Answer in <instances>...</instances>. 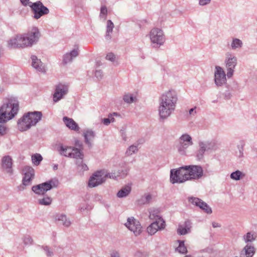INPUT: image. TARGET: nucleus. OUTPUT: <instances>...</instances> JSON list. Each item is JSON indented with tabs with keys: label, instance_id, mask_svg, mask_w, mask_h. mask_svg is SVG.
Instances as JSON below:
<instances>
[{
	"label": "nucleus",
	"instance_id": "nucleus-1",
	"mask_svg": "<svg viewBox=\"0 0 257 257\" xmlns=\"http://www.w3.org/2000/svg\"><path fill=\"white\" fill-rule=\"evenodd\" d=\"M178 95L174 90H169L163 93L159 98L158 111L160 119L165 120L175 110L178 101Z\"/></svg>",
	"mask_w": 257,
	"mask_h": 257
},
{
	"label": "nucleus",
	"instance_id": "nucleus-2",
	"mask_svg": "<svg viewBox=\"0 0 257 257\" xmlns=\"http://www.w3.org/2000/svg\"><path fill=\"white\" fill-rule=\"evenodd\" d=\"M19 110V102L14 97L6 98L0 107V122H6L17 114Z\"/></svg>",
	"mask_w": 257,
	"mask_h": 257
},
{
	"label": "nucleus",
	"instance_id": "nucleus-3",
	"mask_svg": "<svg viewBox=\"0 0 257 257\" xmlns=\"http://www.w3.org/2000/svg\"><path fill=\"white\" fill-rule=\"evenodd\" d=\"M42 117L41 111H35L25 113L18 121V126L21 132L25 131L35 125Z\"/></svg>",
	"mask_w": 257,
	"mask_h": 257
},
{
	"label": "nucleus",
	"instance_id": "nucleus-4",
	"mask_svg": "<svg viewBox=\"0 0 257 257\" xmlns=\"http://www.w3.org/2000/svg\"><path fill=\"white\" fill-rule=\"evenodd\" d=\"M189 166H185L170 171V182L172 184L182 183L190 180L189 176Z\"/></svg>",
	"mask_w": 257,
	"mask_h": 257
},
{
	"label": "nucleus",
	"instance_id": "nucleus-5",
	"mask_svg": "<svg viewBox=\"0 0 257 257\" xmlns=\"http://www.w3.org/2000/svg\"><path fill=\"white\" fill-rule=\"evenodd\" d=\"M40 36L38 29L33 27L32 30L27 34L20 36L21 47L31 46L33 43L37 42Z\"/></svg>",
	"mask_w": 257,
	"mask_h": 257
},
{
	"label": "nucleus",
	"instance_id": "nucleus-6",
	"mask_svg": "<svg viewBox=\"0 0 257 257\" xmlns=\"http://www.w3.org/2000/svg\"><path fill=\"white\" fill-rule=\"evenodd\" d=\"M57 150L60 155L66 157L78 159L82 158L84 156L82 152L79 149L75 147L59 144L57 147Z\"/></svg>",
	"mask_w": 257,
	"mask_h": 257
},
{
	"label": "nucleus",
	"instance_id": "nucleus-7",
	"mask_svg": "<svg viewBox=\"0 0 257 257\" xmlns=\"http://www.w3.org/2000/svg\"><path fill=\"white\" fill-rule=\"evenodd\" d=\"M151 42L154 48H159L163 45L165 41L163 31L159 28H154L149 34Z\"/></svg>",
	"mask_w": 257,
	"mask_h": 257
},
{
	"label": "nucleus",
	"instance_id": "nucleus-8",
	"mask_svg": "<svg viewBox=\"0 0 257 257\" xmlns=\"http://www.w3.org/2000/svg\"><path fill=\"white\" fill-rule=\"evenodd\" d=\"M199 149L196 152V157L197 160H200L204 157L206 151H215L217 149L216 143L213 141H199L198 142Z\"/></svg>",
	"mask_w": 257,
	"mask_h": 257
},
{
	"label": "nucleus",
	"instance_id": "nucleus-9",
	"mask_svg": "<svg viewBox=\"0 0 257 257\" xmlns=\"http://www.w3.org/2000/svg\"><path fill=\"white\" fill-rule=\"evenodd\" d=\"M29 7L34 15L33 18L36 20L49 13L48 8L45 7L41 1L31 3Z\"/></svg>",
	"mask_w": 257,
	"mask_h": 257
},
{
	"label": "nucleus",
	"instance_id": "nucleus-10",
	"mask_svg": "<svg viewBox=\"0 0 257 257\" xmlns=\"http://www.w3.org/2000/svg\"><path fill=\"white\" fill-rule=\"evenodd\" d=\"M224 63L227 70L226 75L228 78H230L233 74L234 69L237 64V58L231 53L227 52L225 54Z\"/></svg>",
	"mask_w": 257,
	"mask_h": 257
},
{
	"label": "nucleus",
	"instance_id": "nucleus-11",
	"mask_svg": "<svg viewBox=\"0 0 257 257\" xmlns=\"http://www.w3.org/2000/svg\"><path fill=\"white\" fill-rule=\"evenodd\" d=\"M56 186L54 181L53 180H50L48 181L33 186L32 188V191L38 195H43L47 191L50 190L53 187Z\"/></svg>",
	"mask_w": 257,
	"mask_h": 257
},
{
	"label": "nucleus",
	"instance_id": "nucleus-12",
	"mask_svg": "<svg viewBox=\"0 0 257 257\" xmlns=\"http://www.w3.org/2000/svg\"><path fill=\"white\" fill-rule=\"evenodd\" d=\"M25 171L24 176L23 178V183L19 187V190H24L25 189V186L30 185L32 183V180L34 177L35 171L34 169L30 166H26L24 168Z\"/></svg>",
	"mask_w": 257,
	"mask_h": 257
},
{
	"label": "nucleus",
	"instance_id": "nucleus-13",
	"mask_svg": "<svg viewBox=\"0 0 257 257\" xmlns=\"http://www.w3.org/2000/svg\"><path fill=\"white\" fill-rule=\"evenodd\" d=\"M107 177L102 171H98L94 173L90 178L88 181V186L92 188L101 184Z\"/></svg>",
	"mask_w": 257,
	"mask_h": 257
},
{
	"label": "nucleus",
	"instance_id": "nucleus-14",
	"mask_svg": "<svg viewBox=\"0 0 257 257\" xmlns=\"http://www.w3.org/2000/svg\"><path fill=\"white\" fill-rule=\"evenodd\" d=\"M125 225L129 230L133 231L136 236L140 235L142 232V227L141 223L133 217L127 218Z\"/></svg>",
	"mask_w": 257,
	"mask_h": 257
},
{
	"label": "nucleus",
	"instance_id": "nucleus-15",
	"mask_svg": "<svg viewBox=\"0 0 257 257\" xmlns=\"http://www.w3.org/2000/svg\"><path fill=\"white\" fill-rule=\"evenodd\" d=\"M68 91L67 85L62 83H59L55 87V92L53 96V101L58 102L65 95Z\"/></svg>",
	"mask_w": 257,
	"mask_h": 257
},
{
	"label": "nucleus",
	"instance_id": "nucleus-16",
	"mask_svg": "<svg viewBox=\"0 0 257 257\" xmlns=\"http://www.w3.org/2000/svg\"><path fill=\"white\" fill-rule=\"evenodd\" d=\"M188 201L193 205L199 207L207 214H211L212 212L211 208L206 202L197 197H190L188 198Z\"/></svg>",
	"mask_w": 257,
	"mask_h": 257
},
{
	"label": "nucleus",
	"instance_id": "nucleus-17",
	"mask_svg": "<svg viewBox=\"0 0 257 257\" xmlns=\"http://www.w3.org/2000/svg\"><path fill=\"white\" fill-rule=\"evenodd\" d=\"M214 82L216 85L218 87L222 86L226 82V74L223 69L219 66L215 67Z\"/></svg>",
	"mask_w": 257,
	"mask_h": 257
},
{
	"label": "nucleus",
	"instance_id": "nucleus-18",
	"mask_svg": "<svg viewBox=\"0 0 257 257\" xmlns=\"http://www.w3.org/2000/svg\"><path fill=\"white\" fill-rule=\"evenodd\" d=\"M129 171L130 167L128 165L125 164H123L120 168L116 171H114L112 173H108L106 174V176L110 178L116 179L118 177L123 178L127 175Z\"/></svg>",
	"mask_w": 257,
	"mask_h": 257
},
{
	"label": "nucleus",
	"instance_id": "nucleus-19",
	"mask_svg": "<svg viewBox=\"0 0 257 257\" xmlns=\"http://www.w3.org/2000/svg\"><path fill=\"white\" fill-rule=\"evenodd\" d=\"M165 227V221H162V222L154 221L148 226L147 228V231L150 235H152L155 234L157 231L164 229Z\"/></svg>",
	"mask_w": 257,
	"mask_h": 257
},
{
	"label": "nucleus",
	"instance_id": "nucleus-20",
	"mask_svg": "<svg viewBox=\"0 0 257 257\" xmlns=\"http://www.w3.org/2000/svg\"><path fill=\"white\" fill-rule=\"evenodd\" d=\"M189 176L190 180L198 179L203 176V171L200 166L189 165Z\"/></svg>",
	"mask_w": 257,
	"mask_h": 257
},
{
	"label": "nucleus",
	"instance_id": "nucleus-21",
	"mask_svg": "<svg viewBox=\"0 0 257 257\" xmlns=\"http://www.w3.org/2000/svg\"><path fill=\"white\" fill-rule=\"evenodd\" d=\"M255 252L254 246L247 244L240 251V257H252Z\"/></svg>",
	"mask_w": 257,
	"mask_h": 257
},
{
	"label": "nucleus",
	"instance_id": "nucleus-22",
	"mask_svg": "<svg viewBox=\"0 0 257 257\" xmlns=\"http://www.w3.org/2000/svg\"><path fill=\"white\" fill-rule=\"evenodd\" d=\"M31 58L32 61V66L33 67L36 69L38 71L45 72V65L41 62V60L38 59L37 57L35 55H32Z\"/></svg>",
	"mask_w": 257,
	"mask_h": 257
},
{
	"label": "nucleus",
	"instance_id": "nucleus-23",
	"mask_svg": "<svg viewBox=\"0 0 257 257\" xmlns=\"http://www.w3.org/2000/svg\"><path fill=\"white\" fill-rule=\"evenodd\" d=\"M191 228V222L190 220H187L184 224L179 225L177 233L179 235H185L190 231Z\"/></svg>",
	"mask_w": 257,
	"mask_h": 257
},
{
	"label": "nucleus",
	"instance_id": "nucleus-24",
	"mask_svg": "<svg viewBox=\"0 0 257 257\" xmlns=\"http://www.w3.org/2000/svg\"><path fill=\"white\" fill-rule=\"evenodd\" d=\"M83 136L84 138L85 144L88 147H91L92 145L91 141H93L95 137V132L91 129H87L84 131Z\"/></svg>",
	"mask_w": 257,
	"mask_h": 257
},
{
	"label": "nucleus",
	"instance_id": "nucleus-25",
	"mask_svg": "<svg viewBox=\"0 0 257 257\" xmlns=\"http://www.w3.org/2000/svg\"><path fill=\"white\" fill-rule=\"evenodd\" d=\"M63 120L66 126L71 130L79 131L80 128L78 124L71 118L64 116Z\"/></svg>",
	"mask_w": 257,
	"mask_h": 257
},
{
	"label": "nucleus",
	"instance_id": "nucleus-26",
	"mask_svg": "<svg viewBox=\"0 0 257 257\" xmlns=\"http://www.w3.org/2000/svg\"><path fill=\"white\" fill-rule=\"evenodd\" d=\"M12 159L9 156H5L2 159V167L5 169L7 172L12 174L13 173Z\"/></svg>",
	"mask_w": 257,
	"mask_h": 257
},
{
	"label": "nucleus",
	"instance_id": "nucleus-27",
	"mask_svg": "<svg viewBox=\"0 0 257 257\" xmlns=\"http://www.w3.org/2000/svg\"><path fill=\"white\" fill-rule=\"evenodd\" d=\"M78 55V48L72 50L70 53H67L64 55L63 57V63L66 64L71 62L73 59Z\"/></svg>",
	"mask_w": 257,
	"mask_h": 257
},
{
	"label": "nucleus",
	"instance_id": "nucleus-28",
	"mask_svg": "<svg viewBox=\"0 0 257 257\" xmlns=\"http://www.w3.org/2000/svg\"><path fill=\"white\" fill-rule=\"evenodd\" d=\"M149 218L157 222L165 221L161 216L159 215V211L158 209H151L149 211Z\"/></svg>",
	"mask_w": 257,
	"mask_h": 257
},
{
	"label": "nucleus",
	"instance_id": "nucleus-29",
	"mask_svg": "<svg viewBox=\"0 0 257 257\" xmlns=\"http://www.w3.org/2000/svg\"><path fill=\"white\" fill-rule=\"evenodd\" d=\"M131 187L129 185H125L121 188L116 194L118 198H124L127 196L131 192Z\"/></svg>",
	"mask_w": 257,
	"mask_h": 257
},
{
	"label": "nucleus",
	"instance_id": "nucleus-30",
	"mask_svg": "<svg viewBox=\"0 0 257 257\" xmlns=\"http://www.w3.org/2000/svg\"><path fill=\"white\" fill-rule=\"evenodd\" d=\"M257 237L255 232H248L242 236V239L247 244L254 241Z\"/></svg>",
	"mask_w": 257,
	"mask_h": 257
},
{
	"label": "nucleus",
	"instance_id": "nucleus-31",
	"mask_svg": "<svg viewBox=\"0 0 257 257\" xmlns=\"http://www.w3.org/2000/svg\"><path fill=\"white\" fill-rule=\"evenodd\" d=\"M20 36H17L16 37L11 39L8 41V47L10 48H17L21 47V42L19 41Z\"/></svg>",
	"mask_w": 257,
	"mask_h": 257
},
{
	"label": "nucleus",
	"instance_id": "nucleus-32",
	"mask_svg": "<svg viewBox=\"0 0 257 257\" xmlns=\"http://www.w3.org/2000/svg\"><path fill=\"white\" fill-rule=\"evenodd\" d=\"M56 220L61 221L62 224L67 227L70 226L71 222L70 220L67 218L66 215L64 214H60L57 215Z\"/></svg>",
	"mask_w": 257,
	"mask_h": 257
},
{
	"label": "nucleus",
	"instance_id": "nucleus-33",
	"mask_svg": "<svg viewBox=\"0 0 257 257\" xmlns=\"http://www.w3.org/2000/svg\"><path fill=\"white\" fill-rule=\"evenodd\" d=\"M114 28V24L112 21L110 20L107 21L106 25V32L105 35V39L107 40H110L111 39L110 33H112L113 29Z\"/></svg>",
	"mask_w": 257,
	"mask_h": 257
},
{
	"label": "nucleus",
	"instance_id": "nucleus-34",
	"mask_svg": "<svg viewBox=\"0 0 257 257\" xmlns=\"http://www.w3.org/2000/svg\"><path fill=\"white\" fill-rule=\"evenodd\" d=\"M83 157L82 158L76 159L77 160L76 161L77 169L80 172H83L88 169L87 166L85 164L83 163Z\"/></svg>",
	"mask_w": 257,
	"mask_h": 257
},
{
	"label": "nucleus",
	"instance_id": "nucleus-35",
	"mask_svg": "<svg viewBox=\"0 0 257 257\" xmlns=\"http://www.w3.org/2000/svg\"><path fill=\"white\" fill-rule=\"evenodd\" d=\"M152 200V196L149 194H145L141 197V198L138 200L139 204L143 205L150 203Z\"/></svg>",
	"mask_w": 257,
	"mask_h": 257
},
{
	"label": "nucleus",
	"instance_id": "nucleus-36",
	"mask_svg": "<svg viewBox=\"0 0 257 257\" xmlns=\"http://www.w3.org/2000/svg\"><path fill=\"white\" fill-rule=\"evenodd\" d=\"M179 246L176 248V250L182 254H186L187 253L188 250L184 244V241L178 240Z\"/></svg>",
	"mask_w": 257,
	"mask_h": 257
},
{
	"label": "nucleus",
	"instance_id": "nucleus-37",
	"mask_svg": "<svg viewBox=\"0 0 257 257\" xmlns=\"http://www.w3.org/2000/svg\"><path fill=\"white\" fill-rule=\"evenodd\" d=\"M43 160L42 156L40 154H35L32 156V163L36 166H38Z\"/></svg>",
	"mask_w": 257,
	"mask_h": 257
},
{
	"label": "nucleus",
	"instance_id": "nucleus-38",
	"mask_svg": "<svg viewBox=\"0 0 257 257\" xmlns=\"http://www.w3.org/2000/svg\"><path fill=\"white\" fill-rule=\"evenodd\" d=\"M123 100L127 103H131L136 101L137 98L132 94L127 93L123 95Z\"/></svg>",
	"mask_w": 257,
	"mask_h": 257
},
{
	"label": "nucleus",
	"instance_id": "nucleus-39",
	"mask_svg": "<svg viewBox=\"0 0 257 257\" xmlns=\"http://www.w3.org/2000/svg\"><path fill=\"white\" fill-rule=\"evenodd\" d=\"M244 175L240 171L236 170L230 174V178L234 180H239Z\"/></svg>",
	"mask_w": 257,
	"mask_h": 257
},
{
	"label": "nucleus",
	"instance_id": "nucleus-40",
	"mask_svg": "<svg viewBox=\"0 0 257 257\" xmlns=\"http://www.w3.org/2000/svg\"><path fill=\"white\" fill-rule=\"evenodd\" d=\"M180 142H183L185 143H188L190 145H193V142L192 140L191 137L188 134H184L182 135L180 138H179Z\"/></svg>",
	"mask_w": 257,
	"mask_h": 257
},
{
	"label": "nucleus",
	"instance_id": "nucleus-41",
	"mask_svg": "<svg viewBox=\"0 0 257 257\" xmlns=\"http://www.w3.org/2000/svg\"><path fill=\"white\" fill-rule=\"evenodd\" d=\"M242 41L237 38L233 39L231 44V46L232 49L240 48L242 47Z\"/></svg>",
	"mask_w": 257,
	"mask_h": 257
},
{
	"label": "nucleus",
	"instance_id": "nucleus-42",
	"mask_svg": "<svg viewBox=\"0 0 257 257\" xmlns=\"http://www.w3.org/2000/svg\"><path fill=\"white\" fill-rule=\"evenodd\" d=\"M39 203L43 205H49L51 204L52 199L49 197H44L42 199H39Z\"/></svg>",
	"mask_w": 257,
	"mask_h": 257
},
{
	"label": "nucleus",
	"instance_id": "nucleus-43",
	"mask_svg": "<svg viewBox=\"0 0 257 257\" xmlns=\"http://www.w3.org/2000/svg\"><path fill=\"white\" fill-rule=\"evenodd\" d=\"M138 151V147L135 145L130 146L127 149L125 154L127 156H131Z\"/></svg>",
	"mask_w": 257,
	"mask_h": 257
},
{
	"label": "nucleus",
	"instance_id": "nucleus-44",
	"mask_svg": "<svg viewBox=\"0 0 257 257\" xmlns=\"http://www.w3.org/2000/svg\"><path fill=\"white\" fill-rule=\"evenodd\" d=\"M108 117H111V119H110L109 118H104L102 119L101 122L105 125H109L111 122H114L115 120L114 117H112V114H109L108 115Z\"/></svg>",
	"mask_w": 257,
	"mask_h": 257
},
{
	"label": "nucleus",
	"instance_id": "nucleus-45",
	"mask_svg": "<svg viewBox=\"0 0 257 257\" xmlns=\"http://www.w3.org/2000/svg\"><path fill=\"white\" fill-rule=\"evenodd\" d=\"M42 248L45 251L48 257H52L54 255L53 251L48 246H42Z\"/></svg>",
	"mask_w": 257,
	"mask_h": 257
},
{
	"label": "nucleus",
	"instance_id": "nucleus-46",
	"mask_svg": "<svg viewBox=\"0 0 257 257\" xmlns=\"http://www.w3.org/2000/svg\"><path fill=\"white\" fill-rule=\"evenodd\" d=\"M24 243L25 245H32L33 243V240L30 235L25 236L23 238Z\"/></svg>",
	"mask_w": 257,
	"mask_h": 257
},
{
	"label": "nucleus",
	"instance_id": "nucleus-47",
	"mask_svg": "<svg viewBox=\"0 0 257 257\" xmlns=\"http://www.w3.org/2000/svg\"><path fill=\"white\" fill-rule=\"evenodd\" d=\"M94 75L98 80H101L103 77V72L101 70H96Z\"/></svg>",
	"mask_w": 257,
	"mask_h": 257
},
{
	"label": "nucleus",
	"instance_id": "nucleus-48",
	"mask_svg": "<svg viewBox=\"0 0 257 257\" xmlns=\"http://www.w3.org/2000/svg\"><path fill=\"white\" fill-rule=\"evenodd\" d=\"M115 59V55L112 53H109L106 56V59L111 62H114Z\"/></svg>",
	"mask_w": 257,
	"mask_h": 257
},
{
	"label": "nucleus",
	"instance_id": "nucleus-49",
	"mask_svg": "<svg viewBox=\"0 0 257 257\" xmlns=\"http://www.w3.org/2000/svg\"><path fill=\"white\" fill-rule=\"evenodd\" d=\"M107 14V9L105 6H102L100 9V17H102L103 15L106 16Z\"/></svg>",
	"mask_w": 257,
	"mask_h": 257
},
{
	"label": "nucleus",
	"instance_id": "nucleus-50",
	"mask_svg": "<svg viewBox=\"0 0 257 257\" xmlns=\"http://www.w3.org/2000/svg\"><path fill=\"white\" fill-rule=\"evenodd\" d=\"M4 122H0V135H4L6 133V127L5 124H2Z\"/></svg>",
	"mask_w": 257,
	"mask_h": 257
},
{
	"label": "nucleus",
	"instance_id": "nucleus-51",
	"mask_svg": "<svg viewBox=\"0 0 257 257\" xmlns=\"http://www.w3.org/2000/svg\"><path fill=\"white\" fill-rule=\"evenodd\" d=\"M91 209V207L89 205L86 204V205H82V206H80L79 209L81 212H83L85 210H89Z\"/></svg>",
	"mask_w": 257,
	"mask_h": 257
},
{
	"label": "nucleus",
	"instance_id": "nucleus-52",
	"mask_svg": "<svg viewBox=\"0 0 257 257\" xmlns=\"http://www.w3.org/2000/svg\"><path fill=\"white\" fill-rule=\"evenodd\" d=\"M224 98L226 100H228L231 98L232 94L229 90H226L223 94Z\"/></svg>",
	"mask_w": 257,
	"mask_h": 257
},
{
	"label": "nucleus",
	"instance_id": "nucleus-53",
	"mask_svg": "<svg viewBox=\"0 0 257 257\" xmlns=\"http://www.w3.org/2000/svg\"><path fill=\"white\" fill-rule=\"evenodd\" d=\"M110 257H120V254L118 251L113 250H111L110 252Z\"/></svg>",
	"mask_w": 257,
	"mask_h": 257
},
{
	"label": "nucleus",
	"instance_id": "nucleus-54",
	"mask_svg": "<svg viewBox=\"0 0 257 257\" xmlns=\"http://www.w3.org/2000/svg\"><path fill=\"white\" fill-rule=\"evenodd\" d=\"M238 151H239L238 157L239 158H241L243 156V145H241V146L238 145Z\"/></svg>",
	"mask_w": 257,
	"mask_h": 257
},
{
	"label": "nucleus",
	"instance_id": "nucleus-55",
	"mask_svg": "<svg viewBox=\"0 0 257 257\" xmlns=\"http://www.w3.org/2000/svg\"><path fill=\"white\" fill-rule=\"evenodd\" d=\"M211 2V0H199V4L200 6H204L209 4Z\"/></svg>",
	"mask_w": 257,
	"mask_h": 257
},
{
	"label": "nucleus",
	"instance_id": "nucleus-56",
	"mask_svg": "<svg viewBox=\"0 0 257 257\" xmlns=\"http://www.w3.org/2000/svg\"><path fill=\"white\" fill-rule=\"evenodd\" d=\"M75 146L78 147L79 148L78 149H79L81 152H82L81 151V149L82 148L83 146L82 142L79 140H76L75 141Z\"/></svg>",
	"mask_w": 257,
	"mask_h": 257
},
{
	"label": "nucleus",
	"instance_id": "nucleus-57",
	"mask_svg": "<svg viewBox=\"0 0 257 257\" xmlns=\"http://www.w3.org/2000/svg\"><path fill=\"white\" fill-rule=\"evenodd\" d=\"M179 145L185 150H186L189 146H191L189 143L183 142H180L179 141Z\"/></svg>",
	"mask_w": 257,
	"mask_h": 257
},
{
	"label": "nucleus",
	"instance_id": "nucleus-58",
	"mask_svg": "<svg viewBox=\"0 0 257 257\" xmlns=\"http://www.w3.org/2000/svg\"><path fill=\"white\" fill-rule=\"evenodd\" d=\"M178 151L181 155H184L185 154V150L180 145L177 147Z\"/></svg>",
	"mask_w": 257,
	"mask_h": 257
},
{
	"label": "nucleus",
	"instance_id": "nucleus-59",
	"mask_svg": "<svg viewBox=\"0 0 257 257\" xmlns=\"http://www.w3.org/2000/svg\"><path fill=\"white\" fill-rule=\"evenodd\" d=\"M20 2L24 6H29L31 3L30 2V0H20Z\"/></svg>",
	"mask_w": 257,
	"mask_h": 257
},
{
	"label": "nucleus",
	"instance_id": "nucleus-60",
	"mask_svg": "<svg viewBox=\"0 0 257 257\" xmlns=\"http://www.w3.org/2000/svg\"><path fill=\"white\" fill-rule=\"evenodd\" d=\"M120 132L121 133V135L122 137L123 138V139L125 140L126 135H125V131L123 130H121Z\"/></svg>",
	"mask_w": 257,
	"mask_h": 257
},
{
	"label": "nucleus",
	"instance_id": "nucleus-61",
	"mask_svg": "<svg viewBox=\"0 0 257 257\" xmlns=\"http://www.w3.org/2000/svg\"><path fill=\"white\" fill-rule=\"evenodd\" d=\"M212 224L213 227L214 228L220 227L221 226V225L219 223L215 222H213Z\"/></svg>",
	"mask_w": 257,
	"mask_h": 257
},
{
	"label": "nucleus",
	"instance_id": "nucleus-62",
	"mask_svg": "<svg viewBox=\"0 0 257 257\" xmlns=\"http://www.w3.org/2000/svg\"><path fill=\"white\" fill-rule=\"evenodd\" d=\"M195 108H196V107L191 108V109L189 110V114H192V113L194 111V110H195Z\"/></svg>",
	"mask_w": 257,
	"mask_h": 257
},
{
	"label": "nucleus",
	"instance_id": "nucleus-63",
	"mask_svg": "<svg viewBox=\"0 0 257 257\" xmlns=\"http://www.w3.org/2000/svg\"><path fill=\"white\" fill-rule=\"evenodd\" d=\"M58 165L57 164H55L54 166H53V169L54 170H56L58 169Z\"/></svg>",
	"mask_w": 257,
	"mask_h": 257
},
{
	"label": "nucleus",
	"instance_id": "nucleus-64",
	"mask_svg": "<svg viewBox=\"0 0 257 257\" xmlns=\"http://www.w3.org/2000/svg\"><path fill=\"white\" fill-rule=\"evenodd\" d=\"M112 114V116H116L118 115L117 113V112H113V113H111Z\"/></svg>",
	"mask_w": 257,
	"mask_h": 257
}]
</instances>
